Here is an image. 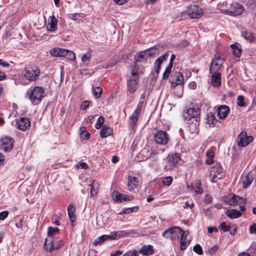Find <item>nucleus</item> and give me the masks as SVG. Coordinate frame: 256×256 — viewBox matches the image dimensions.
Segmentation results:
<instances>
[{
	"label": "nucleus",
	"instance_id": "473e14b6",
	"mask_svg": "<svg viewBox=\"0 0 256 256\" xmlns=\"http://www.w3.org/2000/svg\"><path fill=\"white\" fill-rule=\"evenodd\" d=\"M158 54V50L156 48H152L150 50H147L144 52H141L139 54V57L140 58H144V56H152Z\"/></svg>",
	"mask_w": 256,
	"mask_h": 256
},
{
	"label": "nucleus",
	"instance_id": "3c124183",
	"mask_svg": "<svg viewBox=\"0 0 256 256\" xmlns=\"http://www.w3.org/2000/svg\"><path fill=\"white\" fill-rule=\"evenodd\" d=\"M104 122V118L102 116L98 117V118L96 121V122L95 124V128L96 129H100L102 127Z\"/></svg>",
	"mask_w": 256,
	"mask_h": 256
},
{
	"label": "nucleus",
	"instance_id": "393cba45",
	"mask_svg": "<svg viewBox=\"0 0 256 256\" xmlns=\"http://www.w3.org/2000/svg\"><path fill=\"white\" fill-rule=\"evenodd\" d=\"M68 18L72 20L76 21L78 23H82L84 22L82 18L85 16L84 14H69L67 15Z\"/></svg>",
	"mask_w": 256,
	"mask_h": 256
},
{
	"label": "nucleus",
	"instance_id": "b1692460",
	"mask_svg": "<svg viewBox=\"0 0 256 256\" xmlns=\"http://www.w3.org/2000/svg\"><path fill=\"white\" fill-rule=\"evenodd\" d=\"M229 109L228 106H220L218 108V116L220 119L225 118L228 114Z\"/></svg>",
	"mask_w": 256,
	"mask_h": 256
},
{
	"label": "nucleus",
	"instance_id": "5701e85b",
	"mask_svg": "<svg viewBox=\"0 0 256 256\" xmlns=\"http://www.w3.org/2000/svg\"><path fill=\"white\" fill-rule=\"evenodd\" d=\"M182 232L180 233L179 235V237H180V249L182 250H184L186 249L188 246V245L189 240L186 238V232H184L182 230Z\"/></svg>",
	"mask_w": 256,
	"mask_h": 256
},
{
	"label": "nucleus",
	"instance_id": "4d7b16f0",
	"mask_svg": "<svg viewBox=\"0 0 256 256\" xmlns=\"http://www.w3.org/2000/svg\"><path fill=\"white\" fill-rule=\"evenodd\" d=\"M219 228L222 230L224 232H228L230 230V226H226L224 222L221 223L219 226Z\"/></svg>",
	"mask_w": 256,
	"mask_h": 256
},
{
	"label": "nucleus",
	"instance_id": "2eb2a0df",
	"mask_svg": "<svg viewBox=\"0 0 256 256\" xmlns=\"http://www.w3.org/2000/svg\"><path fill=\"white\" fill-rule=\"evenodd\" d=\"M180 160V158L179 154H175L168 155L167 157L168 164L166 166L165 169L170 170L174 168Z\"/></svg>",
	"mask_w": 256,
	"mask_h": 256
},
{
	"label": "nucleus",
	"instance_id": "f704fd0d",
	"mask_svg": "<svg viewBox=\"0 0 256 256\" xmlns=\"http://www.w3.org/2000/svg\"><path fill=\"white\" fill-rule=\"evenodd\" d=\"M89 186H90V192L91 196H96L100 188L98 183L93 180L92 184H90Z\"/></svg>",
	"mask_w": 256,
	"mask_h": 256
},
{
	"label": "nucleus",
	"instance_id": "2f4dec72",
	"mask_svg": "<svg viewBox=\"0 0 256 256\" xmlns=\"http://www.w3.org/2000/svg\"><path fill=\"white\" fill-rule=\"evenodd\" d=\"M92 56L91 52H88L86 53L82 54L81 57L82 64L84 66H88L91 60Z\"/></svg>",
	"mask_w": 256,
	"mask_h": 256
},
{
	"label": "nucleus",
	"instance_id": "a211bd4d",
	"mask_svg": "<svg viewBox=\"0 0 256 256\" xmlns=\"http://www.w3.org/2000/svg\"><path fill=\"white\" fill-rule=\"evenodd\" d=\"M18 128L20 130H24L30 126V122L28 118H21L16 121Z\"/></svg>",
	"mask_w": 256,
	"mask_h": 256
},
{
	"label": "nucleus",
	"instance_id": "6e6552de",
	"mask_svg": "<svg viewBox=\"0 0 256 256\" xmlns=\"http://www.w3.org/2000/svg\"><path fill=\"white\" fill-rule=\"evenodd\" d=\"M170 140L168 134L164 130H158L154 136V140L158 144L166 146Z\"/></svg>",
	"mask_w": 256,
	"mask_h": 256
},
{
	"label": "nucleus",
	"instance_id": "13d9d810",
	"mask_svg": "<svg viewBox=\"0 0 256 256\" xmlns=\"http://www.w3.org/2000/svg\"><path fill=\"white\" fill-rule=\"evenodd\" d=\"M162 63V62L160 60H156L154 62V66H155V72L157 73H159L160 69V64Z\"/></svg>",
	"mask_w": 256,
	"mask_h": 256
},
{
	"label": "nucleus",
	"instance_id": "72a5a7b5",
	"mask_svg": "<svg viewBox=\"0 0 256 256\" xmlns=\"http://www.w3.org/2000/svg\"><path fill=\"white\" fill-rule=\"evenodd\" d=\"M112 132V128L104 125L100 131V135L102 138H104L110 135Z\"/></svg>",
	"mask_w": 256,
	"mask_h": 256
},
{
	"label": "nucleus",
	"instance_id": "09e8293b",
	"mask_svg": "<svg viewBox=\"0 0 256 256\" xmlns=\"http://www.w3.org/2000/svg\"><path fill=\"white\" fill-rule=\"evenodd\" d=\"M104 236L106 240L117 239L115 231L111 232L109 235L104 234Z\"/></svg>",
	"mask_w": 256,
	"mask_h": 256
},
{
	"label": "nucleus",
	"instance_id": "ddd939ff",
	"mask_svg": "<svg viewBox=\"0 0 256 256\" xmlns=\"http://www.w3.org/2000/svg\"><path fill=\"white\" fill-rule=\"evenodd\" d=\"M143 104V102H140L130 118L129 123L130 127H134L138 122V116L142 110Z\"/></svg>",
	"mask_w": 256,
	"mask_h": 256
},
{
	"label": "nucleus",
	"instance_id": "a18cd8bd",
	"mask_svg": "<svg viewBox=\"0 0 256 256\" xmlns=\"http://www.w3.org/2000/svg\"><path fill=\"white\" fill-rule=\"evenodd\" d=\"M59 231V228H53V227H49L48 228V237H52L54 234Z\"/></svg>",
	"mask_w": 256,
	"mask_h": 256
},
{
	"label": "nucleus",
	"instance_id": "f03ea898",
	"mask_svg": "<svg viewBox=\"0 0 256 256\" xmlns=\"http://www.w3.org/2000/svg\"><path fill=\"white\" fill-rule=\"evenodd\" d=\"M200 115V109L194 107L188 109L183 113V116L185 120L189 121L191 120L189 127L194 131L197 129V126H198Z\"/></svg>",
	"mask_w": 256,
	"mask_h": 256
},
{
	"label": "nucleus",
	"instance_id": "8fccbe9b",
	"mask_svg": "<svg viewBox=\"0 0 256 256\" xmlns=\"http://www.w3.org/2000/svg\"><path fill=\"white\" fill-rule=\"evenodd\" d=\"M238 106H239L244 107L246 106V104L244 102V97L242 96H238L237 98Z\"/></svg>",
	"mask_w": 256,
	"mask_h": 256
},
{
	"label": "nucleus",
	"instance_id": "20e7f679",
	"mask_svg": "<svg viewBox=\"0 0 256 256\" xmlns=\"http://www.w3.org/2000/svg\"><path fill=\"white\" fill-rule=\"evenodd\" d=\"M62 244L60 240L54 239L52 237H48L45 239L44 248L46 251L51 252L59 248Z\"/></svg>",
	"mask_w": 256,
	"mask_h": 256
},
{
	"label": "nucleus",
	"instance_id": "f3484780",
	"mask_svg": "<svg viewBox=\"0 0 256 256\" xmlns=\"http://www.w3.org/2000/svg\"><path fill=\"white\" fill-rule=\"evenodd\" d=\"M230 16H236L241 14L244 12L243 6L237 2L233 3L230 7Z\"/></svg>",
	"mask_w": 256,
	"mask_h": 256
},
{
	"label": "nucleus",
	"instance_id": "c756f323",
	"mask_svg": "<svg viewBox=\"0 0 256 256\" xmlns=\"http://www.w3.org/2000/svg\"><path fill=\"white\" fill-rule=\"evenodd\" d=\"M66 50L58 48H54L50 50V54L53 56H64Z\"/></svg>",
	"mask_w": 256,
	"mask_h": 256
},
{
	"label": "nucleus",
	"instance_id": "680f3d73",
	"mask_svg": "<svg viewBox=\"0 0 256 256\" xmlns=\"http://www.w3.org/2000/svg\"><path fill=\"white\" fill-rule=\"evenodd\" d=\"M250 234H256V224L254 223L250 228Z\"/></svg>",
	"mask_w": 256,
	"mask_h": 256
},
{
	"label": "nucleus",
	"instance_id": "79ce46f5",
	"mask_svg": "<svg viewBox=\"0 0 256 256\" xmlns=\"http://www.w3.org/2000/svg\"><path fill=\"white\" fill-rule=\"evenodd\" d=\"M66 53L64 54V57L70 60H74L76 59L75 54L70 50H66Z\"/></svg>",
	"mask_w": 256,
	"mask_h": 256
},
{
	"label": "nucleus",
	"instance_id": "69168bd1",
	"mask_svg": "<svg viewBox=\"0 0 256 256\" xmlns=\"http://www.w3.org/2000/svg\"><path fill=\"white\" fill-rule=\"evenodd\" d=\"M15 225L17 228H22L23 226V220L20 219L18 222Z\"/></svg>",
	"mask_w": 256,
	"mask_h": 256
},
{
	"label": "nucleus",
	"instance_id": "a878e982",
	"mask_svg": "<svg viewBox=\"0 0 256 256\" xmlns=\"http://www.w3.org/2000/svg\"><path fill=\"white\" fill-rule=\"evenodd\" d=\"M57 20L54 16H50V22L46 26V28L48 31L54 32L57 28Z\"/></svg>",
	"mask_w": 256,
	"mask_h": 256
},
{
	"label": "nucleus",
	"instance_id": "7c9ffc66",
	"mask_svg": "<svg viewBox=\"0 0 256 256\" xmlns=\"http://www.w3.org/2000/svg\"><path fill=\"white\" fill-rule=\"evenodd\" d=\"M75 210L76 208L74 206V204H70L68 208V213L70 221L72 223L74 222L76 220V216L74 214Z\"/></svg>",
	"mask_w": 256,
	"mask_h": 256
},
{
	"label": "nucleus",
	"instance_id": "f257e3e1",
	"mask_svg": "<svg viewBox=\"0 0 256 256\" xmlns=\"http://www.w3.org/2000/svg\"><path fill=\"white\" fill-rule=\"evenodd\" d=\"M44 90L42 86H36L30 88L26 93V98H28L32 104L37 105L40 103L44 96Z\"/></svg>",
	"mask_w": 256,
	"mask_h": 256
},
{
	"label": "nucleus",
	"instance_id": "c85d7f7f",
	"mask_svg": "<svg viewBox=\"0 0 256 256\" xmlns=\"http://www.w3.org/2000/svg\"><path fill=\"white\" fill-rule=\"evenodd\" d=\"M218 120L216 118L214 114L210 112L206 116V123L209 125L210 127H213L218 124Z\"/></svg>",
	"mask_w": 256,
	"mask_h": 256
},
{
	"label": "nucleus",
	"instance_id": "052dcab7",
	"mask_svg": "<svg viewBox=\"0 0 256 256\" xmlns=\"http://www.w3.org/2000/svg\"><path fill=\"white\" fill-rule=\"evenodd\" d=\"M89 104H90V102L88 100H86L82 104L80 108L82 110H85L88 107Z\"/></svg>",
	"mask_w": 256,
	"mask_h": 256
},
{
	"label": "nucleus",
	"instance_id": "5fc2aeb1",
	"mask_svg": "<svg viewBox=\"0 0 256 256\" xmlns=\"http://www.w3.org/2000/svg\"><path fill=\"white\" fill-rule=\"evenodd\" d=\"M122 256H138V252L136 250H130L123 254Z\"/></svg>",
	"mask_w": 256,
	"mask_h": 256
},
{
	"label": "nucleus",
	"instance_id": "de8ad7c7",
	"mask_svg": "<svg viewBox=\"0 0 256 256\" xmlns=\"http://www.w3.org/2000/svg\"><path fill=\"white\" fill-rule=\"evenodd\" d=\"M172 181V176H167L162 178V183L166 186H170Z\"/></svg>",
	"mask_w": 256,
	"mask_h": 256
},
{
	"label": "nucleus",
	"instance_id": "bf43d9fd",
	"mask_svg": "<svg viewBox=\"0 0 256 256\" xmlns=\"http://www.w3.org/2000/svg\"><path fill=\"white\" fill-rule=\"evenodd\" d=\"M8 214V212L7 210L3 211L0 212V220H4Z\"/></svg>",
	"mask_w": 256,
	"mask_h": 256
},
{
	"label": "nucleus",
	"instance_id": "412c9836",
	"mask_svg": "<svg viewBox=\"0 0 256 256\" xmlns=\"http://www.w3.org/2000/svg\"><path fill=\"white\" fill-rule=\"evenodd\" d=\"M137 252H138V254L140 253L144 256H148L153 254L154 250L152 246L144 245L139 248Z\"/></svg>",
	"mask_w": 256,
	"mask_h": 256
},
{
	"label": "nucleus",
	"instance_id": "c03bdc74",
	"mask_svg": "<svg viewBox=\"0 0 256 256\" xmlns=\"http://www.w3.org/2000/svg\"><path fill=\"white\" fill-rule=\"evenodd\" d=\"M244 37L248 40L252 41L254 39V36L250 32L244 31L242 32Z\"/></svg>",
	"mask_w": 256,
	"mask_h": 256
},
{
	"label": "nucleus",
	"instance_id": "7ed1b4c3",
	"mask_svg": "<svg viewBox=\"0 0 256 256\" xmlns=\"http://www.w3.org/2000/svg\"><path fill=\"white\" fill-rule=\"evenodd\" d=\"M130 68L131 75L127 80V87L128 92L132 94L138 88L139 72L135 66H130Z\"/></svg>",
	"mask_w": 256,
	"mask_h": 256
},
{
	"label": "nucleus",
	"instance_id": "774afa93",
	"mask_svg": "<svg viewBox=\"0 0 256 256\" xmlns=\"http://www.w3.org/2000/svg\"><path fill=\"white\" fill-rule=\"evenodd\" d=\"M122 251L118 250H116L114 253L111 254L110 256H119L122 254Z\"/></svg>",
	"mask_w": 256,
	"mask_h": 256
},
{
	"label": "nucleus",
	"instance_id": "a19ab883",
	"mask_svg": "<svg viewBox=\"0 0 256 256\" xmlns=\"http://www.w3.org/2000/svg\"><path fill=\"white\" fill-rule=\"evenodd\" d=\"M102 92V89L100 86H96L92 90L93 94L96 98H98L100 97Z\"/></svg>",
	"mask_w": 256,
	"mask_h": 256
},
{
	"label": "nucleus",
	"instance_id": "864d4df0",
	"mask_svg": "<svg viewBox=\"0 0 256 256\" xmlns=\"http://www.w3.org/2000/svg\"><path fill=\"white\" fill-rule=\"evenodd\" d=\"M193 250L194 252H196V253H197L198 254H202L203 252H202V248L201 246L198 244H196V245H195L194 246Z\"/></svg>",
	"mask_w": 256,
	"mask_h": 256
},
{
	"label": "nucleus",
	"instance_id": "ea45409f",
	"mask_svg": "<svg viewBox=\"0 0 256 256\" xmlns=\"http://www.w3.org/2000/svg\"><path fill=\"white\" fill-rule=\"evenodd\" d=\"M206 156L209 158L206 161V162L208 164H211L213 162L212 158L214 157V153L212 150H208L206 152Z\"/></svg>",
	"mask_w": 256,
	"mask_h": 256
},
{
	"label": "nucleus",
	"instance_id": "cd10ccee",
	"mask_svg": "<svg viewBox=\"0 0 256 256\" xmlns=\"http://www.w3.org/2000/svg\"><path fill=\"white\" fill-rule=\"evenodd\" d=\"M226 215L230 218H236L240 217L242 215V212L235 209H231L227 210L226 212Z\"/></svg>",
	"mask_w": 256,
	"mask_h": 256
},
{
	"label": "nucleus",
	"instance_id": "aec40b11",
	"mask_svg": "<svg viewBox=\"0 0 256 256\" xmlns=\"http://www.w3.org/2000/svg\"><path fill=\"white\" fill-rule=\"evenodd\" d=\"M114 200L116 202H121L123 201L130 200L133 199V196L123 194H120L117 192L113 194Z\"/></svg>",
	"mask_w": 256,
	"mask_h": 256
},
{
	"label": "nucleus",
	"instance_id": "c9c22d12",
	"mask_svg": "<svg viewBox=\"0 0 256 256\" xmlns=\"http://www.w3.org/2000/svg\"><path fill=\"white\" fill-rule=\"evenodd\" d=\"M117 239L124 237L128 235L134 234L136 232L134 230H124L115 232Z\"/></svg>",
	"mask_w": 256,
	"mask_h": 256
},
{
	"label": "nucleus",
	"instance_id": "338daca9",
	"mask_svg": "<svg viewBox=\"0 0 256 256\" xmlns=\"http://www.w3.org/2000/svg\"><path fill=\"white\" fill-rule=\"evenodd\" d=\"M168 55L167 53H166L164 54L160 58H158L157 60H160L162 62L166 60V58H168Z\"/></svg>",
	"mask_w": 256,
	"mask_h": 256
},
{
	"label": "nucleus",
	"instance_id": "4be33fe9",
	"mask_svg": "<svg viewBox=\"0 0 256 256\" xmlns=\"http://www.w3.org/2000/svg\"><path fill=\"white\" fill-rule=\"evenodd\" d=\"M138 186V181L136 176H129L128 180V189L130 190H133Z\"/></svg>",
	"mask_w": 256,
	"mask_h": 256
},
{
	"label": "nucleus",
	"instance_id": "423d86ee",
	"mask_svg": "<svg viewBox=\"0 0 256 256\" xmlns=\"http://www.w3.org/2000/svg\"><path fill=\"white\" fill-rule=\"evenodd\" d=\"M182 232V228L175 226L166 230L162 233V236L167 239L178 240Z\"/></svg>",
	"mask_w": 256,
	"mask_h": 256
},
{
	"label": "nucleus",
	"instance_id": "1a4fd4ad",
	"mask_svg": "<svg viewBox=\"0 0 256 256\" xmlns=\"http://www.w3.org/2000/svg\"><path fill=\"white\" fill-rule=\"evenodd\" d=\"M186 13L191 18H198L202 16L203 10L197 5L194 4L187 8Z\"/></svg>",
	"mask_w": 256,
	"mask_h": 256
},
{
	"label": "nucleus",
	"instance_id": "e2e57ef3",
	"mask_svg": "<svg viewBox=\"0 0 256 256\" xmlns=\"http://www.w3.org/2000/svg\"><path fill=\"white\" fill-rule=\"evenodd\" d=\"M0 66L3 68H8L10 66L9 64L2 59H0Z\"/></svg>",
	"mask_w": 256,
	"mask_h": 256
},
{
	"label": "nucleus",
	"instance_id": "6ab92c4d",
	"mask_svg": "<svg viewBox=\"0 0 256 256\" xmlns=\"http://www.w3.org/2000/svg\"><path fill=\"white\" fill-rule=\"evenodd\" d=\"M211 76V84L215 87L218 86L221 84V74L218 72H212Z\"/></svg>",
	"mask_w": 256,
	"mask_h": 256
},
{
	"label": "nucleus",
	"instance_id": "49530a36",
	"mask_svg": "<svg viewBox=\"0 0 256 256\" xmlns=\"http://www.w3.org/2000/svg\"><path fill=\"white\" fill-rule=\"evenodd\" d=\"M194 191L196 194H202L203 192L200 182L199 181H197L196 182Z\"/></svg>",
	"mask_w": 256,
	"mask_h": 256
},
{
	"label": "nucleus",
	"instance_id": "bb28decb",
	"mask_svg": "<svg viewBox=\"0 0 256 256\" xmlns=\"http://www.w3.org/2000/svg\"><path fill=\"white\" fill-rule=\"evenodd\" d=\"M174 58H175V56L174 54H172L170 56V62L168 65V66L166 67V70L163 74V75H162L163 79H164V80L167 79L168 78V76L170 73L172 68V62L174 60Z\"/></svg>",
	"mask_w": 256,
	"mask_h": 256
},
{
	"label": "nucleus",
	"instance_id": "0e129e2a",
	"mask_svg": "<svg viewBox=\"0 0 256 256\" xmlns=\"http://www.w3.org/2000/svg\"><path fill=\"white\" fill-rule=\"evenodd\" d=\"M212 197L209 194H206L204 199V202L208 204L212 202Z\"/></svg>",
	"mask_w": 256,
	"mask_h": 256
},
{
	"label": "nucleus",
	"instance_id": "4468645a",
	"mask_svg": "<svg viewBox=\"0 0 256 256\" xmlns=\"http://www.w3.org/2000/svg\"><path fill=\"white\" fill-rule=\"evenodd\" d=\"M245 201V199L234 194H230L226 198V203L232 206L240 205Z\"/></svg>",
	"mask_w": 256,
	"mask_h": 256
},
{
	"label": "nucleus",
	"instance_id": "0eeeda50",
	"mask_svg": "<svg viewBox=\"0 0 256 256\" xmlns=\"http://www.w3.org/2000/svg\"><path fill=\"white\" fill-rule=\"evenodd\" d=\"M222 168L221 164L216 162L212 168L210 173V180L212 182H215V179H221L222 177Z\"/></svg>",
	"mask_w": 256,
	"mask_h": 256
},
{
	"label": "nucleus",
	"instance_id": "dca6fc26",
	"mask_svg": "<svg viewBox=\"0 0 256 256\" xmlns=\"http://www.w3.org/2000/svg\"><path fill=\"white\" fill-rule=\"evenodd\" d=\"M184 76L180 72H176L172 76L171 84L172 86L182 84Z\"/></svg>",
	"mask_w": 256,
	"mask_h": 256
},
{
	"label": "nucleus",
	"instance_id": "603ef678",
	"mask_svg": "<svg viewBox=\"0 0 256 256\" xmlns=\"http://www.w3.org/2000/svg\"><path fill=\"white\" fill-rule=\"evenodd\" d=\"M140 155L144 156L146 158H148L151 156V152L148 148H144L140 153Z\"/></svg>",
	"mask_w": 256,
	"mask_h": 256
},
{
	"label": "nucleus",
	"instance_id": "37998d69",
	"mask_svg": "<svg viewBox=\"0 0 256 256\" xmlns=\"http://www.w3.org/2000/svg\"><path fill=\"white\" fill-rule=\"evenodd\" d=\"M106 240L104 234L96 238L94 241V244L96 246L100 245Z\"/></svg>",
	"mask_w": 256,
	"mask_h": 256
},
{
	"label": "nucleus",
	"instance_id": "9d476101",
	"mask_svg": "<svg viewBox=\"0 0 256 256\" xmlns=\"http://www.w3.org/2000/svg\"><path fill=\"white\" fill-rule=\"evenodd\" d=\"M224 62V58H222L220 56L216 54L212 60L210 68V72H218L222 68Z\"/></svg>",
	"mask_w": 256,
	"mask_h": 256
},
{
	"label": "nucleus",
	"instance_id": "e433bc0d",
	"mask_svg": "<svg viewBox=\"0 0 256 256\" xmlns=\"http://www.w3.org/2000/svg\"><path fill=\"white\" fill-rule=\"evenodd\" d=\"M230 48L233 50L234 54L238 58H239L241 54V48L239 46V44L236 43L232 44L230 45Z\"/></svg>",
	"mask_w": 256,
	"mask_h": 256
},
{
	"label": "nucleus",
	"instance_id": "39448f33",
	"mask_svg": "<svg viewBox=\"0 0 256 256\" xmlns=\"http://www.w3.org/2000/svg\"><path fill=\"white\" fill-rule=\"evenodd\" d=\"M40 70L39 68L34 66L26 68L22 72L24 78L29 81H34L40 76Z\"/></svg>",
	"mask_w": 256,
	"mask_h": 256
},
{
	"label": "nucleus",
	"instance_id": "6e6d98bb",
	"mask_svg": "<svg viewBox=\"0 0 256 256\" xmlns=\"http://www.w3.org/2000/svg\"><path fill=\"white\" fill-rule=\"evenodd\" d=\"M218 247L217 246H214L208 248L207 252L210 255H212L216 252L218 250Z\"/></svg>",
	"mask_w": 256,
	"mask_h": 256
},
{
	"label": "nucleus",
	"instance_id": "58836bf2",
	"mask_svg": "<svg viewBox=\"0 0 256 256\" xmlns=\"http://www.w3.org/2000/svg\"><path fill=\"white\" fill-rule=\"evenodd\" d=\"M175 149L177 152H185L186 150V146L183 140H179L175 146Z\"/></svg>",
	"mask_w": 256,
	"mask_h": 256
},
{
	"label": "nucleus",
	"instance_id": "9b49d317",
	"mask_svg": "<svg viewBox=\"0 0 256 256\" xmlns=\"http://www.w3.org/2000/svg\"><path fill=\"white\" fill-rule=\"evenodd\" d=\"M253 140L252 136H248L244 131H242L238 137V145L240 147L248 146Z\"/></svg>",
	"mask_w": 256,
	"mask_h": 256
},
{
	"label": "nucleus",
	"instance_id": "f8f14e48",
	"mask_svg": "<svg viewBox=\"0 0 256 256\" xmlns=\"http://www.w3.org/2000/svg\"><path fill=\"white\" fill-rule=\"evenodd\" d=\"M14 140L11 138L5 137L1 139L0 147L5 152H10L13 147Z\"/></svg>",
	"mask_w": 256,
	"mask_h": 256
},
{
	"label": "nucleus",
	"instance_id": "4c0bfd02",
	"mask_svg": "<svg viewBox=\"0 0 256 256\" xmlns=\"http://www.w3.org/2000/svg\"><path fill=\"white\" fill-rule=\"evenodd\" d=\"M253 181V177L250 174H246L242 182V186L244 188L248 187Z\"/></svg>",
	"mask_w": 256,
	"mask_h": 256
}]
</instances>
